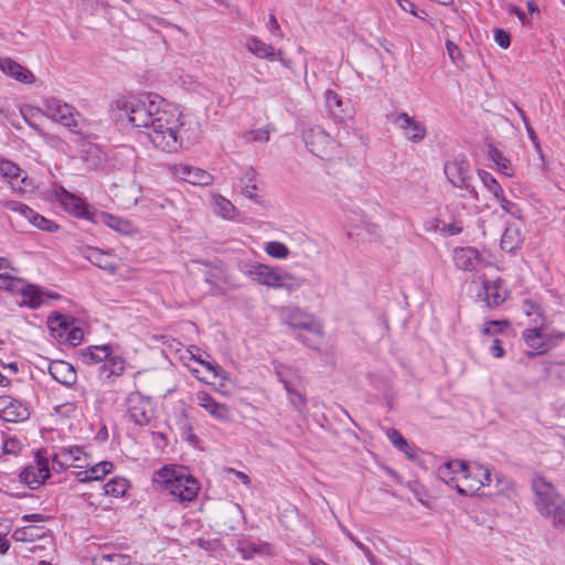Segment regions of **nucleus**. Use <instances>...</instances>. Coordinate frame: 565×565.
Returning <instances> with one entry per match:
<instances>
[{
  "label": "nucleus",
  "instance_id": "a211bd4d",
  "mask_svg": "<svg viewBox=\"0 0 565 565\" xmlns=\"http://www.w3.org/2000/svg\"><path fill=\"white\" fill-rule=\"evenodd\" d=\"M452 262L457 269L463 271H476L486 265L483 255L475 247L455 248Z\"/></svg>",
  "mask_w": 565,
  "mask_h": 565
},
{
  "label": "nucleus",
  "instance_id": "4468645a",
  "mask_svg": "<svg viewBox=\"0 0 565 565\" xmlns=\"http://www.w3.org/2000/svg\"><path fill=\"white\" fill-rule=\"evenodd\" d=\"M49 459L38 452L34 460L25 466L19 473L20 482L32 490L39 489L50 478Z\"/></svg>",
  "mask_w": 565,
  "mask_h": 565
},
{
  "label": "nucleus",
  "instance_id": "7ed1b4c3",
  "mask_svg": "<svg viewBox=\"0 0 565 565\" xmlns=\"http://www.w3.org/2000/svg\"><path fill=\"white\" fill-rule=\"evenodd\" d=\"M151 481L157 490L168 492L182 503L193 501L200 491L199 481L180 465H164L153 472Z\"/></svg>",
  "mask_w": 565,
  "mask_h": 565
},
{
  "label": "nucleus",
  "instance_id": "72a5a7b5",
  "mask_svg": "<svg viewBox=\"0 0 565 565\" xmlns=\"http://www.w3.org/2000/svg\"><path fill=\"white\" fill-rule=\"evenodd\" d=\"M489 159L494 163L495 170L507 177L512 178L514 175V168L503 152L497 147L490 145L488 149Z\"/></svg>",
  "mask_w": 565,
  "mask_h": 565
},
{
  "label": "nucleus",
  "instance_id": "3c124183",
  "mask_svg": "<svg viewBox=\"0 0 565 565\" xmlns=\"http://www.w3.org/2000/svg\"><path fill=\"white\" fill-rule=\"evenodd\" d=\"M493 38L494 42L501 47V49H508L511 44V36L510 33L507 32L503 29L497 28L493 30Z\"/></svg>",
  "mask_w": 565,
  "mask_h": 565
},
{
  "label": "nucleus",
  "instance_id": "680f3d73",
  "mask_svg": "<svg viewBox=\"0 0 565 565\" xmlns=\"http://www.w3.org/2000/svg\"><path fill=\"white\" fill-rule=\"evenodd\" d=\"M495 481H497L495 487L498 489V492H502V491L509 490L513 486L511 480L504 478L500 473L495 475Z\"/></svg>",
  "mask_w": 565,
  "mask_h": 565
},
{
  "label": "nucleus",
  "instance_id": "e2e57ef3",
  "mask_svg": "<svg viewBox=\"0 0 565 565\" xmlns=\"http://www.w3.org/2000/svg\"><path fill=\"white\" fill-rule=\"evenodd\" d=\"M490 353L499 359L504 355V350L502 348V342L499 339H494L491 347H490Z\"/></svg>",
  "mask_w": 565,
  "mask_h": 565
},
{
  "label": "nucleus",
  "instance_id": "4d7b16f0",
  "mask_svg": "<svg viewBox=\"0 0 565 565\" xmlns=\"http://www.w3.org/2000/svg\"><path fill=\"white\" fill-rule=\"evenodd\" d=\"M440 232L448 236L458 235L462 232V226L458 222H454L450 224H443L440 227Z\"/></svg>",
  "mask_w": 565,
  "mask_h": 565
},
{
  "label": "nucleus",
  "instance_id": "6e6552de",
  "mask_svg": "<svg viewBox=\"0 0 565 565\" xmlns=\"http://www.w3.org/2000/svg\"><path fill=\"white\" fill-rule=\"evenodd\" d=\"M444 172L448 181L456 188L466 190V196L479 201V193L471 185L472 172L468 159L462 156H456L445 163Z\"/></svg>",
  "mask_w": 565,
  "mask_h": 565
},
{
  "label": "nucleus",
  "instance_id": "338daca9",
  "mask_svg": "<svg viewBox=\"0 0 565 565\" xmlns=\"http://www.w3.org/2000/svg\"><path fill=\"white\" fill-rule=\"evenodd\" d=\"M343 534L352 542L354 545L362 551L366 545L363 544L356 536H354L347 527H341Z\"/></svg>",
  "mask_w": 565,
  "mask_h": 565
},
{
  "label": "nucleus",
  "instance_id": "9b49d317",
  "mask_svg": "<svg viewBox=\"0 0 565 565\" xmlns=\"http://www.w3.org/2000/svg\"><path fill=\"white\" fill-rule=\"evenodd\" d=\"M308 150L321 159H330L338 153L339 143L320 127H312L303 134Z\"/></svg>",
  "mask_w": 565,
  "mask_h": 565
},
{
  "label": "nucleus",
  "instance_id": "8fccbe9b",
  "mask_svg": "<svg viewBox=\"0 0 565 565\" xmlns=\"http://www.w3.org/2000/svg\"><path fill=\"white\" fill-rule=\"evenodd\" d=\"M445 45H446L447 54H448L449 58L451 60V62L454 64L459 65L462 62L463 56H462V53H461L460 49L458 47V45L450 40H447Z\"/></svg>",
  "mask_w": 565,
  "mask_h": 565
},
{
  "label": "nucleus",
  "instance_id": "49530a36",
  "mask_svg": "<svg viewBox=\"0 0 565 565\" xmlns=\"http://www.w3.org/2000/svg\"><path fill=\"white\" fill-rule=\"evenodd\" d=\"M264 250L268 256L276 259H286L290 254L289 248L278 241L265 243Z\"/></svg>",
  "mask_w": 565,
  "mask_h": 565
},
{
  "label": "nucleus",
  "instance_id": "cd10ccee",
  "mask_svg": "<svg viewBox=\"0 0 565 565\" xmlns=\"http://www.w3.org/2000/svg\"><path fill=\"white\" fill-rule=\"evenodd\" d=\"M49 373L56 382L65 386H72L77 380V373L74 366L63 360L51 362L49 365Z\"/></svg>",
  "mask_w": 565,
  "mask_h": 565
},
{
  "label": "nucleus",
  "instance_id": "f257e3e1",
  "mask_svg": "<svg viewBox=\"0 0 565 565\" xmlns=\"http://www.w3.org/2000/svg\"><path fill=\"white\" fill-rule=\"evenodd\" d=\"M117 105L132 126L145 129L154 148L168 153L183 148L186 115L179 105L156 94L126 96L118 99Z\"/></svg>",
  "mask_w": 565,
  "mask_h": 565
},
{
  "label": "nucleus",
  "instance_id": "393cba45",
  "mask_svg": "<svg viewBox=\"0 0 565 565\" xmlns=\"http://www.w3.org/2000/svg\"><path fill=\"white\" fill-rule=\"evenodd\" d=\"M196 402L215 419L221 422L231 420L230 407L226 404L217 402L206 391H199L196 393Z\"/></svg>",
  "mask_w": 565,
  "mask_h": 565
},
{
  "label": "nucleus",
  "instance_id": "412c9836",
  "mask_svg": "<svg viewBox=\"0 0 565 565\" xmlns=\"http://www.w3.org/2000/svg\"><path fill=\"white\" fill-rule=\"evenodd\" d=\"M244 46L250 54H253L257 58L278 61L285 65L282 50H276L271 44L264 42L255 35L247 36Z\"/></svg>",
  "mask_w": 565,
  "mask_h": 565
},
{
  "label": "nucleus",
  "instance_id": "e433bc0d",
  "mask_svg": "<svg viewBox=\"0 0 565 565\" xmlns=\"http://www.w3.org/2000/svg\"><path fill=\"white\" fill-rule=\"evenodd\" d=\"M386 437L394 445L396 449L405 454L408 458L413 459L416 457V448L408 444L403 435L395 428H388L386 430Z\"/></svg>",
  "mask_w": 565,
  "mask_h": 565
},
{
  "label": "nucleus",
  "instance_id": "69168bd1",
  "mask_svg": "<svg viewBox=\"0 0 565 565\" xmlns=\"http://www.w3.org/2000/svg\"><path fill=\"white\" fill-rule=\"evenodd\" d=\"M54 411L56 414L66 415V414L74 413L76 411V406L72 403H66L63 405L55 406Z\"/></svg>",
  "mask_w": 565,
  "mask_h": 565
},
{
  "label": "nucleus",
  "instance_id": "13d9d810",
  "mask_svg": "<svg viewBox=\"0 0 565 565\" xmlns=\"http://www.w3.org/2000/svg\"><path fill=\"white\" fill-rule=\"evenodd\" d=\"M196 362L203 365L214 377L223 376L224 371L216 364L207 362L203 359H196Z\"/></svg>",
  "mask_w": 565,
  "mask_h": 565
},
{
  "label": "nucleus",
  "instance_id": "ddd939ff",
  "mask_svg": "<svg viewBox=\"0 0 565 565\" xmlns=\"http://www.w3.org/2000/svg\"><path fill=\"white\" fill-rule=\"evenodd\" d=\"M281 318L284 323L295 331L305 330L318 337L323 335L322 323L313 315H310L298 307L282 309Z\"/></svg>",
  "mask_w": 565,
  "mask_h": 565
},
{
  "label": "nucleus",
  "instance_id": "9d476101",
  "mask_svg": "<svg viewBox=\"0 0 565 565\" xmlns=\"http://www.w3.org/2000/svg\"><path fill=\"white\" fill-rule=\"evenodd\" d=\"M56 200L63 206V209L72 216L85 220L93 223V220L97 213V210L87 203V201L63 186H58L54 190Z\"/></svg>",
  "mask_w": 565,
  "mask_h": 565
},
{
  "label": "nucleus",
  "instance_id": "5fc2aeb1",
  "mask_svg": "<svg viewBox=\"0 0 565 565\" xmlns=\"http://www.w3.org/2000/svg\"><path fill=\"white\" fill-rule=\"evenodd\" d=\"M495 200L500 203V206L504 212L516 216L519 211L518 205L514 202L508 200L504 195V192L500 194V196L495 198Z\"/></svg>",
  "mask_w": 565,
  "mask_h": 565
},
{
  "label": "nucleus",
  "instance_id": "052dcab7",
  "mask_svg": "<svg viewBox=\"0 0 565 565\" xmlns=\"http://www.w3.org/2000/svg\"><path fill=\"white\" fill-rule=\"evenodd\" d=\"M248 140L253 141H267L269 139V132L264 129H256L249 131L247 135Z\"/></svg>",
  "mask_w": 565,
  "mask_h": 565
},
{
  "label": "nucleus",
  "instance_id": "bb28decb",
  "mask_svg": "<svg viewBox=\"0 0 565 565\" xmlns=\"http://www.w3.org/2000/svg\"><path fill=\"white\" fill-rule=\"evenodd\" d=\"M238 185L241 188V193L247 199L254 201L255 203L262 202V196L259 194V179L258 173L254 168H247L243 174L238 179Z\"/></svg>",
  "mask_w": 565,
  "mask_h": 565
},
{
  "label": "nucleus",
  "instance_id": "ea45409f",
  "mask_svg": "<svg viewBox=\"0 0 565 565\" xmlns=\"http://www.w3.org/2000/svg\"><path fill=\"white\" fill-rule=\"evenodd\" d=\"M522 310L530 318V322L533 326H542L546 323V318L543 313L541 305L535 300H524L522 303Z\"/></svg>",
  "mask_w": 565,
  "mask_h": 565
},
{
  "label": "nucleus",
  "instance_id": "f8f14e48",
  "mask_svg": "<svg viewBox=\"0 0 565 565\" xmlns=\"http://www.w3.org/2000/svg\"><path fill=\"white\" fill-rule=\"evenodd\" d=\"M90 457L92 455L87 452L84 446H64L53 452L52 462L57 465L62 470L75 468L79 471L89 466Z\"/></svg>",
  "mask_w": 565,
  "mask_h": 565
},
{
  "label": "nucleus",
  "instance_id": "4be33fe9",
  "mask_svg": "<svg viewBox=\"0 0 565 565\" xmlns=\"http://www.w3.org/2000/svg\"><path fill=\"white\" fill-rule=\"evenodd\" d=\"M9 291L19 292L22 297L21 305L32 309H38L41 306L47 303L50 299L57 298V296L46 294L34 285H25L21 279H19L18 289Z\"/></svg>",
  "mask_w": 565,
  "mask_h": 565
},
{
  "label": "nucleus",
  "instance_id": "bf43d9fd",
  "mask_svg": "<svg viewBox=\"0 0 565 565\" xmlns=\"http://www.w3.org/2000/svg\"><path fill=\"white\" fill-rule=\"evenodd\" d=\"M398 7L405 11L409 12L411 14L418 17L420 19H424L418 12L416 11L415 4L411 0H396Z\"/></svg>",
  "mask_w": 565,
  "mask_h": 565
},
{
  "label": "nucleus",
  "instance_id": "2f4dec72",
  "mask_svg": "<svg viewBox=\"0 0 565 565\" xmlns=\"http://www.w3.org/2000/svg\"><path fill=\"white\" fill-rule=\"evenodd\" d=\"M110 349L111 347L108 344L90 345L79 351V358L84 364H97L104 362L109 356Z\"/></svg>",
  "mask_w": 565,
  "mask_h": 565
},
{
  "label": "nucleus",
  "instance_id": "c9c22d12",
  "mask_svg": "<svg viewBox=\"0 0 565 565\" xmlns=\"http://www.w3.org/2000/svg\"><path fill=\"white\" fill-rule=\"evenodd\" d=\"M46 530L43 526L38 525H26L20 529H17L12 537L17 542H34L45 536Z\"/></svg>",
  "mask_w": 565,
  "mask_h": 565
},
{
  "label": "nucleus",
  "instance_id": "f704fd0d",
  "mask_svg": "<svg viewBox=\"0 0 565 565\" xmlns=\"http://www.w3.org/2000/svg\"><path fill=\"white\" fill-rule=\"evenodd\" d=\"M522 232L515 224L508 225L501 237V248L505 252H514L522 244Z\"/></svg>",
  "mask_w": 565,
  "mask_h": 565
},
{
  "label": "nucleus",
  "instance_id": "603ef678",
  "mask_svg": "<svg viewBox=\"0 0 565 565\" xmlns=\"http://www.w3.org/2000/svg\"><path fill=\"white\" fill-rule=\"evenodd\" d=\"M3 206L12 212L19 213L23 217L26 218L28 214H30V206L19 201H6L3 202Z\"/></svg>",
  "mask_w": 565,
  "mask_h": 565
},
{
  "label": "nucleus",
  "instance_id": "a18cd8bd",
  "mask_svg": "<svg viewBox=\"0 0 565 565\" xmlns=\"http://www.w3.org/2000/svg\"><path fill=\"white\" fill-rule=\"evenodd\" d=\"M275 372L278 380L284 384V387H287L295 382H301V377L298 374L281 363H275Z\"/></svg>",
  "mask_w": 565,
  "mask_h": 565
},
{
  "label": "nucleus",
  "instance_id": "c03bdc74",
  "mask_svg": "<svg viewBox=\"0 0 565 565\" xmlns=\"http://www.w3.org/2000/svg\"><path fill=\"white\" fill-rule=\"evenodd\" d=\"M478 175L484 188L494 196L498 198L503 193V189L498 180L486 170H478Z\"/></svg>",
  "mask_w": 565,
  "mask_h": 565
},
{
  "label": "nucleus",
  "instance_id": "09e8293b",
  "mask_svg": "<svg viewBox=\"0 0 565 565\" xmlns=\"http://www.w3.org/2000/svg\"><path fill=\"white\" fill-rule=\"evenodd\" d=\"M22 443L15 437L4 438L2 441V454L18 456L22 450Z\"/></svg>",
  "mask_w": 565,
  "mask_h": 565
},
{
  "label": "nucleus",
  "instance_id": "0e129e2a",
  "mask_svg": "<svg viewBox=\"0 0 565 565\" xmlns=\"http://www.w3.org/2000/svg\"><path fill=\"white\" fill-rule=\"evenodd\" d=\"M509 12H510L511 14L516 15V17H518V19L520 20V22H521L523 25H526V24H529V23H530V22H529V20H527V18H526V14H525V13H524V11H523V10H521L520 8L514 7V6H510V7H509Z\"/></svg>",
  "mask_w": 565,
  "mask_h": 565
},
{
  "label": "nucleus",
  "instance_id": "5701e85b",
  "mask_svg": "<svg viewBox=\"0 0 565 565\" xmlns=\"http://www.w3.org/2000/svg\"><path fill=\"white\" fill-rule=\"evenodd\" d=\"M82 255L85 259H87L96 267L106 270L110 274H115L118 269L116 256L108 250L87 246L82 250Z\"/></svg>",
  "mask_w": 565,
  "mask_h": 565
},
{
  "label": "nucleus",
  "instance_id": "c85d7f7f",
  "mask_svg": "<svg viewBox=\"0 0 565 565\" xmlns=\"http://www.w3.org/2000/svg\"><path fill=\"white\" fill-rule=\"evenodd\" d=\"M0 71L23 84H32L35 81L30 70L9 57H0Z\"/></svg>",
  "mask_w": 565,
  "mask_h": 565
},
{
  "label": "nucleus",
  "instance_id": "774afa93",
  "mask_svg": "<svg viewBox=\"0 0 565 565\" xmlns=\"http://www.w3.org/2000/svg\"><path fill=\"white\" fill-rule=\"evenodd\" d=\"M228 472L233 473L243 484L246 487L250 486V478L243 471L231 468Z\"/></svg>",
  "mask_w": 565,
  "mask_h": 565
},
{
  "label": "nucleus",
  "instance_id": "20e7f679",
  "mask_svg": "<svg viewBox=\"0 0 565 565\" xmlns=\"http://www.w3.org/2000/svg\"><path fill=\"white\" fill-rule=\"evenodd\" d=\"M532 491L534 493L533 503L537 513L548 520L554 530L565 531V497L542 476L533 478Z\"/></svg>",
  "mask_w": 565,
  "mask_h": 565
},
{
  "label": "nucleus",
  "instance_id": "39448f33",
  "mask_svg": "<svg viewBox=\"0 0 565 565\" xmlns=\"http://www.w3.org/2000/svg\"><path fill=\"white\" fill-rule=\"evenodd\" d=\"M243 275L252 281L271 289L296 291L303 286L305 279L294 275L280 266L249 262L239 267Z\"/></svg>",
  "mask_w": 565,
  "mask_h": 565
},
{
  "label": "nucleus",
  "instance_id": "c756f323",
  "mask_svg": "<svg viewBox=\"0 0 565 565\" xmlns=\"http://www.w3.org/2000/svg\"><path fill=\"white\" fill-rule=\"evenodd\" d=\"M214 213L226 221H235L239 216L238 209L222 194H213L212 196Z\"/></svg>",
  "mask_w": 565,
  "mask_h": 565
},
{
  "label": "nucleus",
  "instance_id": "473e14b6",
  "mask_svg": "<svg viewBox=\"0 0 565 565\" xmlns=\"http://www.w3.org/2000/svg\"><path fill=\"white\" fill-rule=\"evenodd\" d=\"M126 369V360L118 354H113V350L110 349V354L104 361V364L100 366V375L105 379H110L113 376H120Z\"/></svg>",
  "mask_w": 565,
  "mask_h": 565
},
{
  "label": "nucleus",
  "instance_id": "dca6fc26",
  "mask_svg": "<svg viewBox=\"0 0 565 565\" xmlns=\"http://www.w3.org/2000/svg\"><path fill=\"white\" fill-rule=\"evenodd\" d=\"M480 280L481 289L478 291L477 298L483 301L488 308H498L509 297V290L500 277L490 280L482 276Z\"/></svg>",
  "mask_w": 565,
  "mask_h": 565
},
{
  "label": "nucleus",
  "instance_id": "de8ad7c7",
  "mask_svg": "<svg viewBox=\"0 0 565 565\" xmlns=\"http://www.w3.org/2000/svg\"><path fill=\"white\" fill-rule=\"evenodd\" d=\"M237 551L244 559H250L255 554L262 552V546L249 540H244L238 543Z\"/></svg>",
  "mask_w": 565,
  "mask_h": 565
},
{
  "label": "nucleus",
  "instance_id": "aec40b11",
  "mask_svg": "<svg viewBox=\"0 0 565 565\" xmlns=\"http://www.w3.org/2000/svg\"><path fill=\"white\" fill-rule=\"evenodd\" d=\"M128 412L130 418L138 425H147L154 415L152 403L140 394H131L128 397Z\"/></svg>",
  "mask_w": 565,
  "mask_h": 565
},
{
  "label": "nucleus",
  "instance_id": "6ab92c4d",
  "mask_svg": "<svg viewBox=\"0 0 565 565\" xmlns=\"http://www.w3.org/2000/svg\"><path fill=\"white\" fill-rule=\"evenodd\" d=\"M95 225H105L109 227L110 230L126 236H134L139 233L138 227L136 224L124 218L119 215H115L108 212L98 211L93 220V223Z\"/></svg>",
  "mask_w": 565,
  "mask_h": 565
},
{
  "label": "nucleus",
  "instance_id": "864d4df0",
  "mask_svg": "<svg viewBox=\"0 0 565 565\" xmlns=\"http://www.w3.org/2000/svg\"><path fill=\"white\" fill-rule=\"evenodd\" d=\"M508 327V321L502 320H491L487 322L482 329L483 334H492L494 332H501L504 328Z\"/></svg>",
  "mask_w": 565,
  "mask_h": 565
},
{
  "label": "nucleus",
  "instance_id": "37998d69",
  "mask_svg": "<svg viewBox=\"0 0 565 565\" xmlns=\"http://www.w3.org/2000/svg\"><path fill=\"white\" fill-rule=\"evenodd\" d=\"M26 220L35 227L46 231L50 233L56 232L58 230V225L53 222L52 220H49L44 217L43 215L39 214L33 209H30V214H28Z\"/></svg>",
  "mask_w": 565,
  "mask_h": 565
},
{
  "label": "nucleus",
  "instance_id": "79ce46f5",
  "mask_svg": "<svg viewBox=\"0 0 565 565\" xmlns=\"http://www.w3.org/2000/svg\"><path fill=\"white\" fill-rule=\"evenodd\" d=\"M10 260L6 257H0V289L17 290L19 287V279L6 273L10 268Z\"/></svg>",
  "mask_w": 565,
  "mask_h": 565
},
{
  "label": "nucleus",
  "instance_id": "423d86ee",
  "mask_svg": "<svg viewBox=\"0 0 565 565\" xmlns=\"http://www.w3.org/2000/svg\"><path fill=\"white\" fill-rule=\"evenodd\" d=\"M42 111L50 120L57 122L73 132H81L84 119L72 105L56 98L47 97L42 103Z\"/></svg>",
  "mask_w": 565,
  "mask_h": 565
},
{
  "label": "nucleus",
  "instance_id": "f03ea898",
  "mask_svg": "<svg viewBox=\"0 0 565 565\" xmlns=\"http://www.w3.org/2000/svg\"><path fill=\"white\" fill-rule=\"evenodd\" d=\"M438 478L461 495H476L491 484V469L478 461L448 460L437 469Z\"/></svg>",
  "mask_w": 565,
  "mask_h": 565
},
{
  "label": "nucleus",
  "instance_id": "a19ab883",
  "mask_svg": "<svg viewBox=\"0 0 565 565\" xmlns=\"http://www.w3.org/2000/svg\"><path fill=\"white\" fill-rule=\"evenodd\" d=\"M129 488L127 479L121 477H115L104 486V492L106 495L114 498L124 497Z\"/></svg>",
  "mask_w": 565,
  "mask_h": 565
},
{
  "label": "nucleus",
  "instance_id": "0eeeda50",
  "mask_svg": "<svg viewBox=\"0 0 565 565\" xmlns=\"http://www.w3.org/2000/svg\"><path fill=\"white\" fill-rule=\"evenodd\" d=\"M564 338V333L550 331L546 323L529 327L522 332V339L530 355H542L548 352Z\"/></svg>",
  "mask_w": 565,
  "mask_h": 565
},
{
  "label": "nucleus",
  "instance_id": "6e6d98bb",
  "mask_svg": "<svg viewBox=\"0 0 565 565\" xmlns=\"http://www.w3.org/2000/svg\"><path fill=\"white\" fill-rule=\"evenodd\" d=\"M268 31L277 38H282V31L278 23V20L275 14H269L268 23H267Z\"/></svg>",
  "mask_w": 565,
  "mask_h": 565
},
{
  "label": "nucleus",
  "instance_id": "1a4fd4ad",
  "mask_svg": "<svg viewBox=\"0 0 565 565\" xmlns=\"http://www.w3.org/2000/svg\"><path fill=\"white\" fill-rule=\"evenodd\" d=\"M47 326L52 337L61 343L76 347L84 339L83 329L71 316L55 312L49 317Z\"/></svg>",
  "mask_w": 565,
  "mask_h": 565
},
{
  "label": "nucleus",
  "instance_id": "2eb2a0df",
  "mask_svg": "<svg viewBox=\"0 0 565 565\" xmlns=\"http://www.w3.org/2000/svg\"><path fill=\"white\" fill-rule=\"evenodd\" d=\"M390 121L395 128L401 130L403 136L411 142L419 143L427 135L425 124L405 111L392 114Z\"/></svg>",
  "mask_w": 565,
  "mask_h": 565
},
{
  "label": "nucleus",
  "instance_id": "58836bf2",
  "mask_svg": "<svg viewBox=\"0 0 565 565\" xmlns=\"http://www.w3.org/2000/svg\"><path fill=\"white\" fill-rule=\"evenodd\" d=\"M94 565H130L131 556L121 553L102 552L94 556Z\"/></svg>",
  "mask_w": 565,
  "mask_h": 565
},
{
  "label": "nucleus",
  "instance_id": "7c9ffc66",
  "mask_svg": "<svg viewBox=\"0 0 565 565\" xmlns=\"http://www.w3.org/2000/svg\"><path fill=\"white\" fill-rule=\"evenodd\" d=\"M0 175L4 178L12 189L22 191L21 186H15L18 180L21 183H25L26 177H22V170L14 162L0 157Z\"/></svg>",
  "mask_w": 565,
  "mask_h": 565
},
{
  "label": "nucleus",
  "instance_id": "f3484780",
  "mask_svg": "<svg viewBox=\"0 0 565 565\" xmlns=\"http://www.w3.org/2000/svg\"><path fill=\"white\" fill-rule=\"evenodd\" d=\"M169 171L175 178L198 186H209L214 181L210 172L190 164L174 163L169 167Z\"/></svg>",
  "mask_w": 565,
  "mask_h": 565
},
{
  "label": "nucleus",
  "instance_id": "a878e982",
  "mask_svg": "<svg viewBox=\"0 0 565 565\" xmlns=\"http://www.w3.org/2000/svg\"><path fill=\"white\" fill-rule=\"evenodd\" d=\"M114 469L111 461L103 460L95 462L90 457V463L87 468H83L76 472V478L79 482H92L103 480Z\"/></svg>",
  "mask_w": 565,
  "mask_h": 565
},
{
  "label": "nucleus",
  "instance_id": "4c0bfd02",
  "mask_svg": "<svg viewBox=\"0 0 565 565\" xmlns=\"http://www.w3.org/2000/svg\"><path fill=\"white\" fill-rule=\"evenodd\" d=\"M301 382H295L285 387L289 403L301 414L307 409V398L302 390H300Z\"/></svg>",
  "mask_w": 565,
  "mask_h": 565
},
{
  "label": "nucleus",
  "instance_id": "b1692460",
  "mask_svg": "<svg viewBox=\"0 0 565 565\" xmlns=\"http://www.w3.org/2000/svg\"><path fill=\"white\" fill-rule=\"evenodd\" d=\"M0 417L10 423L23 422L29 417L28 408L9 395L0 396Z\"/></svg>",
  "mask_w": 565,
  "mask_h": 565
}]
</instances>
